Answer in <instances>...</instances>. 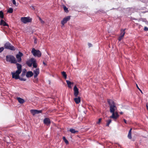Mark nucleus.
<instances>
[{"label":"nucleus","instance_id":"obj_22","mask_svg":"<svg viewBox=\"0 0 148 148\" xmlns=\"http://www.w3.org/2000/svg\"><path fill=\"white\" fill-rule=\"evenodd\" d=\"M62 74L65 79L67 78V75L66 72L64 71H63L62 72Z\"/></svg>","mask_w":148,"mask_h":148},{"label":"nucleus","instance_id":"obj_35","mask_svg":"<svg viewBox=\"0 0 148 148\" xmlns=\"http://www.w3.org/2000/svg\"><path fill=\"white\" fill-rule=\"evenodd\" d=\"M37 39L36 38H34V43L35 44H37Z\"/></svg>","mask_w":148,"mask_h":148},{"label":"nucleus","instance_id":"obj_39","mask_svg":"<svg viewBox=\"0 0 148 148\" xmlns=\"http://www.w3.org/2000/svg\"><path fill=\"white\" fill-rule=\"evenodd\" d=\"M88 46L89 47H90L92 46V45L91 44H89Z\"/></svg>","mask_w":148,"mask_h":148},{"label":"nucleus","instance_id":"obj_8","mask_svg":"<svg viewBox=\"0 0 148 148\" xmlns=\"http://www.w3.org/2000/svg\"><path fill=\"white\" fill-rule=\"evenodd\" d=\"M21 20L24 23L26 24L27 23L31 22L32 19L29 17H22L21 18Z\"/></svg>","mask_w":148,"mask_h":148},{"label":"nucleus","instance_id":"obj_38","mask_svg":"<svg viewBox=\"0 0 148 148\" xmlns=\"http://www.w3.org/2000/svg\"><path fill=\"white\" fill-rule=\"evenodd\" d=\"M123 120L125 123H127V121L125 119H124Z\"/></svg>","mask_w":148,"mask_h":148},{"label":"nucleus","instance_id":"obj_6","mask_svg":"<svg viewBox=\"0 0 148 148\" xmlns=\"http://www.w3.org/2000/svg\"><path fill=\"white\" fill-rule=\"evenodd\" d=\"M32 53L34 56L40 57L41 56V53L39 50H36L33 48L32 49Z\"/></svg>","mask_w":148,"mask_h":148},{"label":"nucleus","instance_id":"obj_14","mask_svg":"<svg viewBox=\"0 0 148 148\" xmlns=\"http://www.w3.org/2000/svg\"><path fill=\"white\" fill-rule=\"evenodd\" d=\"M43 123L47 125H49L51 124V121L49 118H45L43 121Z\"/></svg>","mask_w":148,"mask_h":148},{"label":"nucleus","instance_id":"obj_28","mask_svg":"<svg viewBox=\"0 0 148 148\" xmlns=\"http://www.w3.org/2000/svg\"><path fill=\"white\" fill-rule=\"evenodd\" d=\"M38 18L42 24H44L45 23V22L40 17H39Z\"/></svg>","mask_w":148,"mask_h":148},{"label":"nucleus","instance_id":"obj_2","mask_svg":"<svg viewBox=\"0 0 148 148\" xmlns=\"http://www.w3.org/2000/svg\"><path fill=\"white\" fill-rule=\"evenodd\" d=\"M16 65L17 70L15 72H12L11 74L12 78L17 79L19 78V74L22 71V65L19 63H16Z\"/></svg>","mask_w":148,"mask_h":148},{"label":"nucleus","instance_id":"obj_23","mask_svg":"<svg viewBox=\"0 0 148 148\" xmlns=\"http://www.w3.org/2000/svg\"><path fill=\"white\" fill-rule=\"evenodd\" d=\"M112 120L111 119H109L108 120L106 121L107 123L106 125V126L107 127H108L110 123H111Z\"/></svg>","mask_w":148,"mask_h":148},{"label":"nucleus","instance_id":"obj_21","mask_svg":"<svg viewBox=\"0 0 148 148\" xmlns=\"http://www.w3.org/2000/svg\"><path fill=\"white\" fill-rule=\"evenodd\" d=\"M69 131L70 132L73 134H75V133H77L78 132V131L75 130L74 129L72 128L70 129Z\"/></svg>","mask_w":148,"mask_h":148},{"label":"nucleus","instance_id":"obj_18","mask_svg":"<svg viewBox=\"0 0 148 148\" xmlns=\"http://www.w3.org/2000/svg\"><path fill=\"white\" fill-rule=\"evenodd\" d=\"M0 25H3V26H8V24L3 20H1V21Z\"/></svg>","mask_w":148,"mask_h":148},{"label":"nucleus","instance_id":"obj_33","mask_svg":"<svg viewBox=\"0 0 148 148\" xmlns=\"http://www.w3.org/2000/svg\"><path fill=\"white\" fill-rule=\"evenodd\" d=\"M144 30L145 31H148V28L146 26L145 27L144 29Z\"/></svg>","mask_w":148,"mask_h":148},{"label":"nucleus","instance_id":"obj_34","mask_svg":"<svg viewBox=\"0 0 148 148\" xmlns=\"http://www.w3.org/2000/svg\"><path fill=\"white\" fill-rule=\"evenodd\" d=\"M101 119L100 118V119H99L98 121L97 122V124H99L100 123V122H101Z\"/></svg>","mask_w":148,"mask_h":148},{"label":"nucleus","instance_id":"obj_20","mask_svg":"<svg viewBox=\"0 0 148 148\" xmlns=\"http://www.w3.org/2000/svg\"><path fill=\"white\" fill-rule=\"evenodd\" d=\"M132 128H131L129 131V133H128V137L130 139H132V136H131V134H132Z\"/></svg>","mask_w":148,"mask_h":148},{"label":"nucleus","instance_id":"obj_9","mask_svg":"<svg viewBox=\"0 0 148 148\" xmlns=\"http://www.w3.org/2000/svg\"><path fill=\"white\" fill-rule=\"evenodd\" d=\"M23 56V54L22 53L20 52H19L18 54L16 55V58L17 59V62H21L22 60L21 57Z\"/></svg>","mask_w":148,"mask_h":148},{"label":"nucleus","instance_id":"obj_11","mask_svg":"<svg viewBox=\"0 0 148 148\" xmlns=\"http://www.w3.org/2000/svg\"><path fill=\"white\" fill-rule=\"evenodd\" d=\"M125 29H122L121 30V33L120 34V36L118 38V40L119 41H120L122 38L124 37L125 33Z\"/></svg>","mask_w":148,"mask_h":148},{"label":"nucleus","instance_id":"obj_19","mask_svg":"<svg viewBox=\"0 0 148 148\" xmlns=\"http://www.w3.org/2000/svg\"><path fill=\"white\" fill-rule=\"evenodd\" d=\"M17 99L18 102L21 104L23 103L25 101L23 99L20 97H17Z\"/></svg>","mask_w":148,"mask_h":148},{"label":"nucleus","instance_id":"obj_27","mask_svg":"<svg viewBox=\"0 0 148 148\" xmlns=\"http://www.w3.org/2000/svg\"><path fill=\"white\" fill-rule=\"evenodd\" d=\"M13 12V9L12 8H10L8 10V12L9 13H12Z\"/></svg>","mask_w":148,"mask_h":148},{"label":"nucleus","instance_id":"obj_37","mask_svg":"<svg viewBox=\"0 0 148 148\" xmlns=\"http://www.w3.org/2000/svg\"><path fill=\"white\" fill-rule=\"evenodd\" d=\"M146 106L147 107V109L148 110V103L146 105Z\"/></svg>","mask_w":148,"mask_h":148},{"label":"nucleus","instance_id":"obj_31","mask_svg":"<svg viewBox=\"0 0 148 148\" xmlns=\"http://www.w3.org/2000/svg\"><path fill=\"white\" fill-rule=\"evenodd\" d=\"M4 47H1L0 48V53L4 49Z\"/></svg>","mask_w":148,"mask_h":148},{"label":"nucleus","instance_id":"obj_30","mask_svg":"<svg viewBox=\"0 0 148 148\" xmlns=\"http://www.w3.org/2000/svg\"><path fill=\"white\" fill-rule=\"evenodd\" d=\"M12 3L13 4L15 5L16 6H17V5H16V3L15 0H12Z\"/></svg>","mask_w":148,"mask_h":148},{"label":"nucleus","instance_id":"obj_41","mask_svg":"<svg viewBox=\"0 0 148 148\" xmlns=\"http://www.w3.org/2000/svg\"><path fill=\"white\" fill-rule=\"evenodd\" d=\"M120 114H123V112H120Z\"/></svg>","mask_w":148,"mask_h":148},{"label":"nucleus","instance_id":"obj_36","mask_svg":"<svg viewBox=\"0 0 148 148\" xmlns=\"http://www.w3.org/2000/svg\"><path fill=\"white\" fill-rule=\"evenodd\" d=\"M136 87H137V88H138V90H139L141 91V92H142L141 90L139 88V87H138V85H137V84H136Z\"/></svg>","mask_w":148,"mask_h":148},{"label":"nucleus","instance_id":"obj_16","mask_svg":"<svg viewBox=\"0 0 148 148\" xmlns=\"http://www.w3.org/2000/svg\"><path fill=\"white\" fill-rule=\"evenodd\" d=\"M33 75V73L31 71H29L27 72L26 74V76L27 77H31Z\"/></svg>","mask_w":148,"mask_h":148},{"label":"nucleus","instance_id":"obj_4","mask_svg":"<svg viewBox=\"0 0 148 148\" xmlns=\"http://www.w3.org/2000/svg\"><path fill=\"white\" fill-rule=\"evenodd\" d=\"M6 60L7 62H10L11 63L16 64L17 60L12 55H8L6 56Z\"/></svg>","mask_w":148,"mask_h":148},{"label":"nucleus","instance_id":"obj_26","mask_svg":"<svg viewBox=\"0 0 148 148\" xmlns=\"http://www.w3.org/2000/svg\"><path fill=\"white\" fill-rule=\"evenodd\" d=\"M63 139L66 144H68L69 143L68 141L66 139L65 137L64 136L63 137Z\"/></svg>","mask_w":148,"mask_h":148},{"label":"nucleus","instance_id":"obj_40","mask_svg":"<svg viewBox=\"0 0 148 148\" xmlns=\"http://www.w3.org/2000/svg\"><path fill=\"white\" fill-rule=\"evenodd\" d=\"M43 64L45 65H46L47 64H46L45 63V62H43Z\"/></svg>","mask_w":148,"mask_h":148},{"label":"nucleus","instance_id":"obj_12","mask_svg":"<svg viewBox=\"0 0 148 148\" xmlns=\"http://www.w3.org/2000/svg\"><path fill=\"white\" fill-rule=\"evenodd\" d=\"M73 90H74V96L76 97H77L79 93V89L77 88L76 86H75L73 88Z\"/></svg>","mask_w":148,"mask_h":148},{"label":"nucleus","instance_id":"obj_1","mask_svg":"<svg viewBox=\"0 0 148 148\" xmlns=\"http://www.w3.org/2000/svg\"><path fill=\"white\" fill-rule=\"evenodd\" d=\"M108 102L110 106V113L112 114L110 118L114 119H116L119 117V115L117 112H114L117 110V108L113 101L110 99H108Z\"/></svg>","mask_w":148,"mask_h":148},{"label":"nucleus","instance_id":"obj_32","mask_svg":"<svg viewBox=\"0 0 148 148\" xmlns=\"http://www.w3.org/2000/svg\"><path fill=\"white\" fill-rule=\"evenodd\" d=\"M25 71H23L22 74H21V76L22 77H23L25 75Z\"/></svg>","mask_w":148,"mask_h":148},{"label":"nucleus","instance_id":"obj_3","mask_svg":"<svg viewBox=\"0 0 148 148\" xmlns=\"http://www.w3.org/2000/svg\"><path fill=\"white\" fill-rule=\"evenodd\" d=\"M26 64L29 67H31L32 65L33 67L36 68L37 67L36 60L34 58H31L27 60L26 62Z\"/></svg>","mask_w":148,"mask_h":148},{"label":"nucleus","instance_id":"obj_17","mask_svg":"<svg viewBox=\"0 0 148 148\" xmlns=\"http://www.w3.org/2000/svg\"><path fill=\"white\" fill-rule=\"evenodd\" d=\"M66 82L67 84L68 85V87L69 88H71V85H73V82H71L70 81L68 80H66Z\"/></svg>","mask_w":148,"mask_h":148},{"label":"nucleus","instance_id":"obj_5","mask_svg":"<svg viewBox=\"0 0 148 148\" xmlns=\"http://www.w3.org/2000/svg\"><path fill=\"white\" fill-rule=\"evenodd\" d=\"M4 47L5 49L12 51H15L16 49V48L9 42H7L5 44Z\"/></svg>","mask_w":148,"mask_h":148},{"label":"nucleus","instance_id":"obj_24","mask_svg":"<svg viewBox=\"0 0 148 148\" xmlns=\"http://www.w3.org/2000/svg\"><path fill=\"white\" fill-rule=\"evenodd\" d=\"M63 8L64 11L66 13H68L69 12L68 10V8H67L66 7L65 5H63Z\"/></svg>","mask_w":148,"mask_h":148},{"label":"nucleus","instance_id":"obj_13","mask_svg":"<svg viewBox=\"0 0 148 148\" xmlns=\"http://www.w3.org/2000/svg\"><path fill=\"white\" fill-rule=\"evenodd\" d=\"M30 112L33 115H34L36 114L41 113L42 111L41 110H36L32 109L30 110Z\"/></svg>","mask_w":148,"mask_h":148},{"label":"nucleus","instance_id":"obj_15","mask_svg":"<svg viewBox=\"0 0 148 148\" xmlns=\"http://www.w3.org/2000/svg\"><path fill=\"white\" fill-rule=\"evenodd\" d=\"M74 100L76 104H78L81 102V98L79 97H77L74 98Z\"/></svg>","mask_w":148,"mask_h":148},{"label":"nucleus","instance_id":"obj_10","mask_svg":"<svg viewBox=\"0 0 148 148\" xmlns=\"http://www.w3.org/2000/svg\"><path fill=\"white\" fill-rule=\"evenodd\" d=\"M71 16H67L64 18L61 21V23L62 26H64V24L66 23L67 22L69 21L71 18Z\"/></svg>","mask_w":148,"mask_h":148},{"label":"nucleus","instance_id":"obj_7","mask_svg":"<svg viewBox=\"0 0 148 148\" xmlns=\"http://www.w3.org/2000/svg\"><path fill=\"white\" fill-rule=\"evenodd\" d=\"M40 73V70L39 68H37L33 71V74H34V77L35 79L34 80V83H36L38 81V78H36Z\"/></svg>","mask_w":148,"mask_h":148},{"label":"nucleus","instance_id":"obj_29","mask_svg":"<svg viewBox=\"0 0 148 148\" xmlns=\"http://www.w3.org/2000/svg\"><path fill=\"white\" fill-rule=\"evenodd\" d=\"M18 79L21 81H25L26 80V79L21 78L20 77H19Z\"/></svg>","mask_w":148,"mask_h":148},{"label":"nucleus","instance_id":"obj_25","mask_svg":"<svg viewBox=\"0 0 148 148\" xmlns=\"http://www.w3.org/2000/svg\"><path fill=\"white\" fill-rule=\"evenodd\" d=\"M3 13L2 11H0V17L2 18H3Z\"/></svg>","mask_w":148,"mask_h":148}]
</instances>
